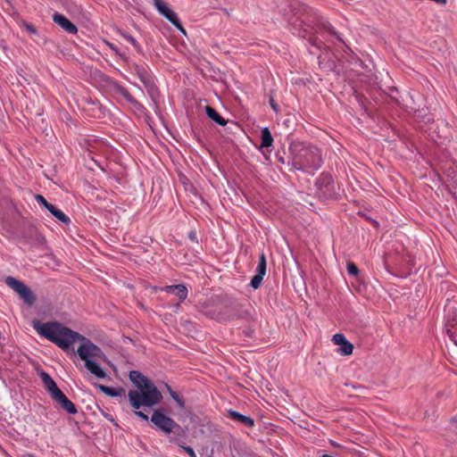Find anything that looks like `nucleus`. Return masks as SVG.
Masks as SVG:
<instances>
[{
  "label": "nucleus",
  "mask_w": 457,
  "mask_h": 457,
  "mask_svg": "<svg viewBox=\"0 0 457 457\" xmlns=\"http://www.w3.org/2000/svg\"><path fill=\"white\" fill-rule=\"evenodd\" d=\"M97 387L99 388V390L101 392H103L106 395L112 396V397L120 396V395H121V393L123 392L122 388L111 387V386H104L102 384H98Z\"/></svg>",
  "instance_id": "obj_22"
},
{
  "label": "nucleus",
  "mask_w": 457,
  "mask_h": 457,
  "mask_svg": "<svg viewBox=\"0 0 457 457\" xmlns=\"http://www.w3.org/2000/svg\"><path fill=\"white\" fill-rule=\"evenodd\" d=\"M170 441H171V442H177V439H175V438L171 437V438H170Z\"/></svg>",
  "instance_id": "obj_43"
},
{
  "label": "nucleus",
  "mask_w": 457,
  "mask_h": 457,
  "mask_svg": "<svg viewBox=\"0 0 457 457\" xmlns=\"http://www.w3.org/2000/svg\"><path fill=\"white\" fill-rule=\"evenodd\" d=\"M288 170L313 175L323 164L320 149L301 141L292 142L288 147Z\"/></svg>",
  "instance_id": "obj_3"
},
{
  "label": "nucleus",
  "mask_w": 457,
  "mask_h": 457,
  "mask_svg": "<svg viewBox=\"0 0 457 457\" xmlns=\"http://www.w3.org/2000/svg\"><path fill=\"white\" fill-rule=\"evenodd\" d=\"M22 26L27 29V31L32 35H37V30L36 28L29 22L25 21H22Z\"/></svg>",
  "instance_id": "obj_31"
},
{
  "label": "nucleus",
  "mask_w": 457,
  "mask_h": 457,
  "mask_svg": "<svg viewBox=\"0 0 457 457\" xmlns=\"http://www.w3.org/2000/svg\"><path fill=\"white\" fill-rule=\"evenodd\" d=\"M295 33L303 37H310L312 46L321 48L325 42H343L335 28L314 9L303 6L289 20Z\"/></svg>",
  "instance_id": "obj_2"
},
{
  "label": "nucleus",
  "mask_w": 457,
  "mask_h": 457,
  "mask_svg": "<svg viewBox=\"0 0 457 457\" xmlns=\"http://www.w3.org/2000/svg\"><path fill=\"white\" fill-rule=\"evenodd\" d=\"M151 421L159 430L166 435L181 430V427L178 423L160 410L154 411Z\"/></svg>",
  "instance_id": "obj_6"
},
{
  "label": "nucleus",
  "mask_w": 457,
  "mask_h": 457,
  "mask_svg": "<svg viewBox=\"0 0 457 457\" xmlns=\"http://www.w3.org/2000/svg\"><path fill=\"white\" fill-rule=\"evenodd\" d=\"M261 147L268 148L273 144V137L269 129V128L265 127L261 130Z\"/></svg>",
  "instance_id": "obj_21"
},
{
  "label": "nucleus",
  "mask_w": 457,
  "mask_h": 457,
  "mask_svg": "<svg viewBox=\"0 0 457 457\" xmlns=\"http://www.w3.org/2000/svg\"><path fill=\"white\" fill-rule=\"evenodd\" d=\"M170 397L178 403L180 408H185V400L179 393L174 390H170Z\"/></svg>",
  "instance_id": "obj_27"
},
{
  "label": "nucleus",
  "mask_w": 457,
  "mask_h": 457,
  "mask_svg": "<svg viewBox=\"0 0 457 457\" xmlns=\"http://www.w3.org/2000/svg\"><path fill=\"white\" fill-rule=\"evenodd\" d=\"M113 89L117 94L123 96V98L128 102H129L133 98V96L129 94L128 89L117 82L113 83Z\"/></svg>",
  "instance_id": "obj_25"
},
{
  "label": "nucleus",
  "mask_w": 457,
  "mask_h": 457,
  "mask_svg": "<svg viewBox=\"0 0 457 457\" xmlns=\"http://www.w3.org/2000/svg\"><path fill=\"white\" fill-rule=\"evenodd\" d=\"M276 157H277V160H278V162H280L282 164H287V165L288 160L286 161V159L283 156H280L278 154H277Z\"/></svg>",
  "instance_id": "obj_38"
},
{
  "label": "nucleus",
  "mask_w": 457,
  "mask_h": 457,
  "mask_svg": "<svg viewBox=\"0 0 457 457\" xmlns=\"http://www.w3.org/2000/svg\"><path fill=\"white\" fill-rule=\"evenodd\" d=\"M445 327L446 334L448 335L449 338L453 342L455 345H457V320L451 321L449 317H447Z\"/></svg>",
  "instance_id": "obj_19"
},
{
  "label": "nucleus",
  "mask_w": 457,
  "mask_h": 457,
  "mask_svg": "<svg viewBox=\"0 0 457 457\" xmlns=\"http://www.w3.org/2000/svg\"><path fill=\"white\" fill-rule=\"evenodd\" d=\"M249 312L247 310L243 309L240 305L237 304L232 306L225 313V316L218 318L220 321H230L238 319H247Z\"/></svg>",
  "instance_id": "obj_11"
},
{
  "label": "nucleus",
  "mask_w": 457,
  "mask_h": 457,
  "mask_svg": "<svg viewBox=\"0 0 457 457\" xmlns=\"http://www.w3.org/2000/svg\"><path fill=\"white\" fill-rule=\"evenodd\" d=\"M253 333V330H251V329H248V330H245V334L247 336V337H252Z\"/></svg>",
  "instance_id": "obj_40"
},
{
  "label": "nucleus",
  "mask_w": 457,
  "mask_h": 457,
  "mask_svg": "<svg viewBox=\"0 0 457 457\" xmlns=\"http://www.w3.org/2000/svg\"><path fill=\"white\" fill-rule=\"evenodd\" d=\"M188 238L191 241H193V242H197L196 232L195 231H190L189 234H188Z\"/></svg>",
  "instance_id": "obj_37"
},
{
  "label": "nucleus",
  "mask_w": 457,
  "mask_h": 457,
  "mask_svg": "<svg viewBox=\"0 0 457 457\" xmlns=\"http://www.w3.org/2000/svg\"><path fill=\"white\" fill-rule=\"evenodd\" d=\"M120 35L124 39H126L129 43H130L135 47V49L137 50V53H139V54L143 53V49H142L141 46L139 45V43L137 41V39L134 37H132L131 35H129V33H127L125 31H120Z\"/></svg>",
  "instance_id": "obj_23"
},
{
  "label": "nucleus",
  "mask_w": 457,
  "mask_h": 457,
  "mask_svg": "<svg viewBox=\"0 0 457 457\" xmlns=\"http://www.w3.org/2000/svg\"><path fill=\"white\" fill-rule=\"evenodd\" d=\"M316 186L320 195L326 198H331L335 195V183L331 174L322 172L316 180Z\"/></svg>",
  "instance_id": "obj_8"
},
{
  "label": "nucleus",
  "mask_w": 457,
  "mask_h": 457,
  "mask_svg": "<svg viewBox=\"0 0 457 457\" xmlns=\"http://www.w3.org/2000/svg\"><path fill=\"white\" fill-rule=\"evenodd\" d=\"M228 416L234 421L244 424L247 428L254 426V420L234 410H228Z\"/></svg>",
  "instance_id": "obj_16"
},
{
  "label": "nucleus",
  "mask_w": 457,
  "mask_h": 457,
  "mask_svg": "<svg viewBox=\"0 0 457 457\" xmlns=\"http://www.w3.org/2000/svg\"><path fill=\"white\" fill-rule=\"evenodd\" d=\"M208 457H213L212 454L209 455Z\"/></svg>",
  "instance_id": "obj_44"
},
{
  "label": "nucleus",
  "mask_w": 457,
  "mask_h": 457,
  "mask_svg": "<svg viewBox=\"0 0 457 457\" xmlns=\"http://www.w3.org/2000/svg\"><path fill=\"white\" fill-rule=\"evenodd\" d=\"M346 269H347L348 274L351 276H353V277L358 276V274L360 272L359 268L356 266L355 263H353L352 262L347 263Z\"/></svg>",
  "instance_id": "obj_28"
},
{
  "label": "nucleus",
  "mask_w": 457,
  "mask_h": 457,
  "mask_svg": "<svg viewBox=\"0 0 457 457\" xmlns=\"http://www.w3.org/2000/svg\"><path fill=\"white\" fill-rule=\"evenodd\" d=\"M33 328L41 337L64 351L70 349L76 341H80L81 345L77 349V354L85 361L86 369L98 378H104L107 376L97 363L98 360L106 358L104 353L86 337L57 321L35 322Z\"/></svg>",
  "instance_id": "obj_1"
},
{
  "label": "nucleus",
  "mask_w": 457,
  "mask_h": 457,
  "mask_svg": "<svg viewBox=\"0 0 457 457\" xmlns=\"http://www.w3.org/2000/svg\"><path fill=\"white\" fill-rule=\"evenodd\" d=\"M113 89L117 94L123 96V98L128 102H129L133 98V96L129 94L128 89L117 82L113 83Z\"/></svg>",
  "instance_id": "obj_24"
},
{
  "label": "nucleus",
  "mask_w": 457,
  "mask_h": 457,
  "mask_svg": "<svg viewBox=\"0 0 457 457\" xmlns=\"http://www.w3.org/2000/svg\"><path fill=\"white\" fill-rule=\"evenodd\" d=\"M129 400L135 410L142 406L152 407L159 403L162 398L161 392L154 383L145 384V387L139 390H129Z\"/></svg>",
  "instance_id": "obj_4"
},
{
  "label": "nucleus",
  "mask_w": 457,
  "mask_h": 457,
  "mask_svg": "<svg viewBox=\"0 0 457 457\" xmlns=\"http://www.w3.org/2000/svg\"><path fill=\"white\" fill-rule=\"evenodd\" d=\"M129 104H132L133 108L135 109V111L138 112H143L145 108L144 107L143 104H141L137 100H136L134 97L129 102Z\"/></svg>",
  "instance_id": "obj_30"
},
{
  "label": "nucleus",
  "mask_w": 457,
  "mask_h": 457,
  "mask_svg": "<svg viewBox=\"0 0 457 457\" xmlns=\"http://www.w3.org/2000/svg\"><path fill=\"white\" fill-rule=\"evenodd\" d=\"M133 72L137 76L140 81L145 87L148 95L153 98L157 93V87L154 80V77L148 67L134 64L132 67Z\"/></svg>",
  "instance_id": "obj_7"
},
{
  "label": "nucleus",
  "mask_w": 457,
  "mask_h": 457,
  "mask_svg": "<svg viewBox=\"0 0 457 457\" xmlns=\"http://www.w3.org/2000/svg\"><path fill=\"white\" fill-rule=\"evenodd\" d=\"M332 341L335 345H340L339 352L343 355H349L353 351V345L350 343L344 334L337 333L333 336Z\"/></svg>",
  "instance_id": "obj_12"
},
{
  "label": "nucleus",
  "mask_w": 457,
  "mask_h": 457,
  "mask_svg": "<svg viewBox=\"0 0 457 457\" xmlns=\"http://www.w3.org/2000/svg\"><path fill=\"white\" fill-rule=\"evenodd\" d=\"M267 270V262H266V257L264 253H262L259 258V263L256 269V274L262 275V277L265 276Z\"/></svg>",
  "instance_id": "obj_26"
},
{
  "label": "nucleus",
  "mask_w": 457,
  "mask_h": 457,
  "mask_svg": "<svg viewBox=\"0 0 457 457\" xmlns=\"http://www.w3.org/2000/svg\"><path fill=\"white\" fill-rule=\"evenodd\" d=\"M177 443H178V445H179L181 448H183V449L186 451V453H187L189 454V456H190V457H196L195 453V451L193 450V448H192V447H190V446H185V445H180L179 442H177Z\"/></svg>",
  "instance_id": "obj_35"
},
{
  "label": "nucleus",
  "mask_w": 457,
  "mask_h": 457,
  "mask_svg": "<svg viewBox=\"0 0 457 457\" xmlns=\"http://www.w3.org/2000/svg\"><path fill=\"white\" fill-rule=\"evenodd\" d=\"M262 279L263 277L262 275L255 274L251 279L250 286L253 288L257 289L261 286Z\"/></svg>",
  "instance_id": "obj_29"
},
{
  "label": "nucleus",
  "mask_w": 457,
  "mask_h": 457,
  "mask_svg": "<svg viewBox=\"0 0 457 457\" xmlns=\"http://www.w3.org/2000/svg\"><path fill=\"white\" fill-rule=\"evenodd\" d=\"M53 21L69 34L74 35L78 32L76 25L60 12H56L53 14Z\"/></svg>",
  "instance_id": "obj_10"
},
{
  "label": "nucleus",
  "mask_w": 457,
  "mask_h": 457,
  "mask_svg": "<svg viewBox=\"0 0 457 457\" xmlns=\"http://www.w3.org/2000/svg\"><path fill=\"white\" fill-rule=\"evenodd\" d=\"M166 387H167L169 394L170 395V390H172L171 387L168 384H166Z\"/></svg>",
  "instance_id": "obj_42"
},
{
  "label": "nucleus",
  "mask_w": 457,
  "mask_h": 457,
  "mask_svg": "<svg viewBox=\"0 0 457 457\" xmlns=\"http://www.w3.org/2000/svg\"><path fill=\"white\" fill-rule=\"evenodd\" d=\"M154 5L157 9V11L172 25H174L180 31L185 33V29L181 26V22L176 14L162 0H153Z\"/></svg>",
  "instance_id": "obj_9"
},
{
  "label": "nucleus",
  "mask_w": 457,
  "mask_h": 457,
  "mask_svg": "<svg viewBox=\"0 0 457 457\" xmlns=\"http://www.w3.org/2000/svg\"><path fill=\"white\" fill-rule=\"evenodd\" d=\"M5 284L17 293L20 298L29 306H32L36 302V296L32 290L22 281L8 276L4 279Z\"/></svg>",
  "instance_id": "obj_5"
},
{
  "label": "nucleus",
  "mask_w": 457,
  "mask_h": 457,
  "mask_svg": "<svg viewBox=\"0 0 457 457\" xmlns=\"http://www.w3.org/2000/svg\"><path fill=\"white\" fill-rule=\"evenodd\" d=\"M270 105H271L273 110L277 111V105L274 104L272 99L270 100Z\"/></svg>",
  "instance_id": "obj_41"
},
{
  "label": "nucleus",
  "mask_w": 457,
  "mask_h": 457,
  "mask_svg": "<svg viewBox=\"0 0 457 457\" xmlns=\"http://www.w3.org/2000/svg\"><path fill=\"white\" fill-rule=\"evenodd\" d=\"M129 378L137 386L138 390L144 388L145 384L151 383V380L138 370H131Z\"/></svg>",
  "instance_id": "obj_17"
},
{
  "label": "nucleus",
  "mask_w": 457,
  "mask_h": 457,
  "mask_svg": "<svg viewBox=\"0 0 457 457\" xmlns=\"http://www.w3.org/2000/svg\"><path fill=\"white\" fill-rule=\"evenodd\" d=\"M206 115L217 123L220 126H225L227 124V120L219 114V112L210 106L205 107Z\"/></svg>",
  "instance_id": "obj_20"
},
{
  "label": "nucleus",
  "mask_w": 457,
  "mask_h": 457,
  "mask_svg": "<svg viewBox=\"0 0 457 457\" xmlns=\"http://www.w3.org/2000/svg\"><path fill=\"white\" fill-rule=\"evenodd\" d=\"M35 199L36 201L41 204L42 206H44L46 209H47V206L50 205L51 204L49 202L46 201V199L41 195H35Z\"/></svg>",
  "instance_id": "obj_32"
},
{
  "label": "nucleus",
  "mask_w": 457,
  "mask_h": 457,
  "mask_svg": "<svg viewBox=\"0 0 457 457\" xmlns=\"http://www.w3.org/2000/svg\"><path fill=\"white\" fill-rule=\"evenodd\" d=\"M135 414L145 421L148 420V416L139 410H136Z\"/></svg>",
  "instance_id": "obj_36"
},
{
  "label": "nucleus",
  "mask_w": 457,
  "mask_h": 457,
  "mask_svg": "<svg viewBox=\"0 0 457 457\" xmlns=\"http://www.w3.org/2000/svg\"><path fill=\"white\" fill-rule=\"evenodd\" d=\"M54 218H56L60 222L70 225L71 219L60 209H58L55 205L50 204L46 209Z\"/></svg>",
  "instance_id": "obj_18"
},
{
  "label": "nucleus",
  "mask_w": 457,
  "mask_h": 457,
  "mask_svg": "<svg viewBox=\"0 0 457 457\" xmlns=\"http://www.w3.org/2000/svg\"><path fill=\"white\" fill-rule=\"evenodd\" d=\"M325 64H326V62L324 61V59L321 56H320L319 57V65H320V67L324 69Z\"/></svg>",
  "instance_id": "obj_39"
},
{
  "label": "nucleus",
  "mask_w": 457,
  "mask_h": 457,
  "mask_svg": "<svg viewBox=\"0 0 457 457\" xmlns=\"http://www.w3.org/2000/svg\"><path fill=\"white\" fill-rule=\"evenodd\" d=\"M162 291L176 295L179 302H184L188 295V290L184 284L166 286L162 288Z\"/></svg>",
  "instance_id": "obj_14"
},
{
  "label": "nucleus",
  "mask_w": 457,
  "mask_h": 457,
  "mask_svg": "<svg viewBox=\"0 0 457 457\" xmlns=\"http://www.w3.org/2000/svg\"><path fill=\"white\" fill-rule=\"evenodd\" d=\"M107 46L114 53V54L123 57V54L120 53V49L114 44L107 42Z\"/></svg>",
  "instance_id": "obj_33"
},
{
  "label": "nucleus",
  "mask_w": 457,
  "mask_h": 457,
  "mask_svg": "<svg viewBox=\"0 0 457 457\" xmlns=\"http://www.w3.org/2000/svg\"><path fill=\"white\" fill-rule=\"evenodd\" d=\"M39 377L44 384L45 388L49 392L52 399L59 395L62 390L57 386L52 377L46 371H41Z\"/></svg>",
  "instance_id": "obj_13"
},
{
  "label": "nucleus",
  "mask_w": 457,
  "mask_h": 457,
  "mask_svg": "<svg viewBox=\"0 0 457 457\" xmlns=\"http://www.w3.org/2000/svg\"><path fill=\"white\" fill-rule=\"evenodd\" d=\"M324 69L328 71H334L336 69V63L333 60H328L324 66Z\"/></svg>",
  "instance_id": "obj_34"
},
{
  "label": "nucleus",
  "mask_w": 457,
  "mask_h": 457,
  "mask_svg": "<svg viewBox=\"0 0 457 457\" xmlns=\"http://www.w3.org/2000/svg\"><path fill=\"white\" fill-rule=\"evenodd\" d=\"M53 400L67 413L74 415L78 412L75 404L68 399L62 391L53 398Z\"/></svg>",
  "instance_id": "obj_15"
}]
</instances>
